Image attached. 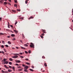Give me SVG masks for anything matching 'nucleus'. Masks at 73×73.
Returning a JSON list of instances; mask_svg holds the SVG:
<instances>
[{"label":"nucleus","mask_w":73,"mask_h":73,"mask_svg":"<svg viewBox=\"0 0 73 73\" xmlns=\"http://www.w3.org/2000/svg\"><path fill=\"white\" fill-rule=\"evenodd\" d=\"M4 35V34L3 33H0V35Z\"/></svg>","instance_id":"obj_38"},{"label":"nucleus","mask_w":73,"mask_h":73,"mask_svg":"<svg viewBox=\"0 0 73 73\" xmlns=\"http://www.w3.org/2000/svg\"><path fill=\"white\" fill-rule=\"evenodd\" d=\"M4 4H5V5H7V2H4Z\"/></svg>","instance_id":"obj_22"},{"label":"nucleus","mask_w":73,"mask_h":73,"mask_svg":"<svg viewBox=\"0 0 73 73\" xmlns=\"http://www.w3.org/2000/svg\"><path fill=\"white\" fill-rule=\"evenodd\" d=\"M12 12H16V10H12Z\"/></svg>","instance_id":"obj_29"},{"label":"nucleus","mask_w":73,"mask_h":73,"mask_svg":"<svg viewBox=\"0 0 73 73\" xmlns=\"http://www.w3.org/2000/svg\"><path fill=\"white\" fill-rule=\"evenodd\" d=\"M20 56L21 57V58H24V57H23V56Z\"/></svg>","instance_id":"obj_28"},{"label":"nucleus","mask_w":73,"mask_h":73,"mask_svg":"<svg viewBox=\"0 0 73 73\" xmlns=\"http://www.w3.org/2000/svg\"><path fill=\"white\" fill-rule=\"evenodd\" d=\"M4 50L5 52H7V51L6 50V49H4Z\"/></svg>","instance_id":"obj_34"},{"label":"nucleus","mask_w":73,"mask_h":73,"mask_svg":"<svg viewBox=\"0 0 73 73\" xmlns=\"http://www.w3.org/2000/svg\"><path fill=\"white\" fill-rule=\"evenodd\" d=\"M21 49H25V48L23 47H21Z\"/></svg>","instance_id":"obj_14"},{"label":"nucleus","mask_w":73,"mask_h":73,"mask_svg":"<svg viewBox=\"0 0 73 73\" xmlns=\"http://www.w3.org/2000/svg\"><path fill=\"white\" fill-rule=\"evenodd\" d=\"M40 36L42 38H44V37H43V36Z\"/></svg>","instance_id":"obj_37"},{"label":"nucleus","mask_w":73,"mask_h":73,"mask_svg":"<svg viewBox=\"0 0 73 73\" xmlns=\"http://www.w3.org/2000/svg\"><path fill=\"white\" fill-rule=\"evenodd\" d=\"M13 71H15V67H13Z\"/></svg>","instance_id":"obj_21"},{"label":"nucleus","mask_w":73,"mask_h":73,"mask_svg":"<svg viewBox=\"0 0 73 73\" xmlns=\"http://www.w3.org/2000/svg\"><path fill=\"white\" fill-rule=\"evenodd\" d=\"M15 3H17V1L16 0H14Z\"/></svg>","instance_id":"obj_47"},{"label":"nucleus","mask_w":73,"mask_h":73,"mask_svg":"<svg viewBox=\"0 0 73 73\" xmlns=\"http://www.w3.org/2000/svg\"><path fill=\"white\" fill-rule=\"evenodd\" d=\"M22 66H24H24H25V65L24 64H22Z\"/></svg>","instance_id":"obj_52"},{"label":"nucleus","mask_w":73,"mask_h":73,"mask_svg":"<svg viewBox=\"0 0 73 73\" xmlns=\"http://www.w3.org/2000/svg\"><path fill=\"white\" fill-rule=\"evenodd\" d=\"M4 64H8V61H6L5 62V63H4Z\"/></svg>","instance_id":"obj_19"},{"label":"nucleus","mask_w":73,"mask_h":73,"mask_svg":"<svg viewBox=\"0 0 73 73\" xmlns=\"http://www.w3.org/2000/svg\"><path fill=\"white\" fill-rule=\"evenodd\" d=\"M2 43H3L4 44H5V42L4 41H2Z\"/></svg>","instance_id":"obj_31"},{"label":"nucleus","mask_w":73,"mask_h":73,"mask_svg":"<svg viewBox=\"0 0 73 73\" xmlns=\"http://www.w3.org/2000/svg\"><path fill=\"white\" fill-rule=\"evenodd\" d=\"M7 37H8V38H10V36H7Z\"/></svg>","instance_id":"obj_59"},{"label":"nucleus","mask_w":73,"mask_h":73,"mask_svg":"<svg viewBox=\"0 0 73 73\" xmlns=\"http://www.w3.org/2000/svg\"><path fill=\"white\" fill-rule=\"evenodd\" d=\"M6 31H8L9 32H10V31H10V30H9L8 29H6Z\"/></svg>","instance_id":"obj_23"},{"label":"nucleus","mask_w":73,"mask_h":73,"mask_svg":"<svg viewBox=\"0 0 73 73\" xmlns=\"http://www.w3.org/2000/svg\"><path fill=\"white\" fill-rule=\"evenodd\" d=\"M45 35V34L44 33L42 34V36H44Z\"/></svg>","instance_id":"obj_43"},{"label":"nucleus","mask_w":73,"mask_h":73,"mask_svg":"<svg viewBox=\"0 0 73 73\" xmlns=\"http://www.w3.org/2000/svg\"><path fill=\"white\" fill-rule=\"evenodd\" d=\"M4 66L5 67V68H6L7 67V66H6V65H4Z\"/></svg>","instance_id":"obj_58"},{"label":"nucleus","mask_w":73,"mask_h":73,"mask_svg":"<svg viewBox=\"0 0 73 73\" xmlns=\"http://www.w3.org/2000/svg\"><path fill=\"white\" fill-rule=\"evenodd\" d=\"M19 54H21V55H22V54H23V53L21 52H20L19 53Z\"/></svg>","instance_id":"obj_44"},{"label":"nucleus","mask_w":73,"mask_h":73,"mask_svg":"<svg viewBox=\"0 0 73 73\" xmlns=\"http://www.w3.org/2000/svg\"><path fill=\"white\" fill-rule=\"evenodd\" d=\"M25 52L26 53V54L28 53V52H27V51H25Z\"/></svg>","instance_id":"obj_49"},{"label":"nucleus","mask_w":73,"mask_h":73,"mask_svg":"<svg viewBox=\"0 0 73 73\" xmlns=\"http://www.w3.org/2000/svg\"><path fill=\"white\" fill-rule=\"evenodd\" d=\"M26 64H27V65H30V64H29V63H27V62H26Z\"/></svg>","instance_id":"obj_27"},{"label":"nucleus","mask_w":73,"mask_h":73,"mask_svg":"<svg viewBox=\"0 0 73 73\" xmlns=\"http://www.w3.org/2000/svg\"><path fill=\"white\" fill-rule=\"evenodd\" d=\"M42 31L43 33H46V32H45V30H42Z\"/></svg>","instance_id":"obj_5"},{"label":"nucleus","mask_w":73,"mask_h":73,"mask_svg":"<svg viewBox=\"0 0 73 73\" xmlns=\"http://www.w3.org/2000/svg\"><path fill=\"white\" fill-rule=\"evenodd\" d=\"M1 53H3V54H4V52H3V51H2L1 52Z\"/></svg>","instance_id":"obj_51"},{"label":"nucleus","mask_w":73,"mask_h":73,"mask_svg":"<svg viewBox=\"0 0 73 73\" xmlns=\"http://www.w3.org/2000/svg\"><path fill=\"white\" fill-rule=\"evenodd\" d=\"M14 54L15 55L16 54V55H19V54Z\"/></svg>","instance_id":"obj_42"},{"label":"nucleus","mask_w":73,"mask_h":73,"mask_svg":"<svg viewBox=\"0 0 73 73\" xmlns=\"http://www.w3.org/2000/svg\"><path fill=\"white\" fill-rule=\"evenodd\" d=\"M15 61L16 63H20L21 62L20 60H15Z\"/></svg>","instance_id":"obj_3"},{"label":"nucleus","mask_w":73,"mask_h":73,"mask_svg":"<svg viewBox=\"0 0 73 73\" xmlns=\"http://www.w3.org/2000/svg\"><path fill=\"white\" fill-rule=\"evenodd\" d=\"M8 43L9 44H11V42L9 41L8 42Z\"/></svg>","instance_id":"obj_12"},{"label":"nucleus","mask_w":73,"mask_h":73,"mask_svg":"<svg viewBox=\"0 0 73 73\" xmlns=\"http://www.w3.org/2000/svg\"><path fill=\"white\" fill-rule=\"evenodd\" d=\"M1 47L3 48H4V46H3V45H1Z\"/></svg>","instance_id":"obj_30"},{"label":"nucleus","mask_w":73,"mask_h":73,"mask_svg":"<svg viewBox=\"0 0 73 73\" xmlns=\"http://www.w3.org/2000/svg\"><path fill=\"white\" fill-rule=\"evenodd\" d=\"M31 67H32V68H35V67H34V66H31Z\"/></svg>","instance_id":"obj_41"},{"label":"nucleus","mask_w":73,"mask_h":73,"mask_svg":"<svg viewBox=\"0 0 73 73\" xmlns=\"http://www.w3.org/2000/svg\"><path fill=\"white\" fill-rule=\"evenodd\" d=\"M8 72H12V70H10V69H8Z\"/></svg>","instance_id":"obj_9"},{"label":"nucleus","mask_w":73,"mask_h":73,"mask_svg":"<svg viewBox=\"0 0 73 73\" xmlns=\"http://www.w3.org/2000/svg\"><path fill=\"white\" fill-rule=\"evenodd\" d=\"M29 70H30L31 71V72H33L34 70H33V69H29Z\"/></svg>","instance_id":"obj_15"},{"label":"nucleus","mask_w":73,"mask_h":73,"mask_svg":"<svg viewBox=\"0 0 73 73\" xmlns=\"http://www.w3.org/2000/svg\"><path fill=\"white\" fill-rule=\"evenodd\" d=\"M24 72H28V70L27 69H25L24 70Z\"/></svg>","instance_id":"obj_16"},{"label":"nucleus","mask_w":73,"mask_h":73,"mask_svg":"<svg viewBox=\"0 0 73 73\" xmlns=\"http://www.w3.org/2000/svg\"><path fill=\"white\" fill-rule=\"evenodd\" d=\"M9 60L10 61H13V60H12V58H10L9 59Z\"/></svg>","instance_id":"obj_17"},{"label":"nucleus","mask_w":73,"mask_h":73,"mask_svg":"<svg viewBox=\"0 0 73 73\" xmlns=\"http://www.w3.org/2000/svg\"><path fill=\"white\" fill-rule=\"evenodd\" d=\"M7 59H4L2 61V62H3V61H4V62H5V61H7Z\"/></svg>","instance_id":"obj_7"},{"label":"nucleus","mask_w":73,"mask_h":73,"mask_svg":"<svg viewBox=\"0 0 73 73\" xmlns=\"http://www.w3.org/2000/svg\"><path fill=\"white\" fill-rule=\"evenodd\" d=\"M16 65H17V66H18L17 67H18V68H21V67L20 66H19V64H15Z\"/></svg>","instance_id":"obj_2"},{"label":"nucleus","mask_w":73,"mask_h":73,"mask_svg":"<svg viewBox=\"0 0 73 73\" xmlns=\"http://www.w3.org/2000/svg\"><path fill=\"white\" fill-rule=\"evenodd\" d=\"M9 67H6V69H9Z\"/></svg>","instance_id":"obj_50"},{"label":"nucleus","mask_w":73,"mask_h":73,"mask_svg":"<svg viewBox=\"0 0 73 73\" xmlns=\"http://www.w3.org/2000/svg\"><path fill=\"white\" fill-rule=\"evenodd\" d=\"M1 72L3 73H5V71H4L3 70H1Z\"/></svg>","instance_id":"obj_13"},{"label":"nucleus","mask_w":73,"mask_h":73,"mask_svg":"<svg viewBox=\"0 0 73 73\" xmlns=\"http://www.w3.org/2000/svg\"><path fill=\"white\" fill-rule=\"evenodd\" d=\"M25 60H26V61H28V59L27 58L25 59Z\"/></svg>","instance_id":"obj_55"},{"label":"nucleus","mask_w":73,"mask_h":73,"mask_svg":"<svg viewBox=\"0 0 73 73\" xmlns=\"http://www.w3.org/2000/svg\"><path fill=\"white\" fill-rule=\"evenodd\" d=\"M72 12H73V8L72 9Z\"/></svg>","instance_id":"obj_64"},{"label":"nucleus","mask_w":73,"mask_h":73,"mask_svg":"<svg viewBox=\"0 0 73 73\" xmlns=\"http://www.w3.org/2000/svg\"><path fill=\"white\" fill-rule=\"evenodd\" d=\"M24 19V18L23 17H21L20 18V19H21V20H23V19Z\"/></svg>","instance_id":"obj_25"},{"label":"nucleus","mask_w":73,"mask_h":73,"mask_svg":"<svg viewBox=\"0 0 73 73\" xmlns=\"http://www.w3.org/2000/svg\"><path fill=\"white\" fill-rule=\"evenodd\" d=\"M34 18V17H31L29 18V20H30L31 19H33Z\"/></svg>","instance_id":"obj_8"},{"label":"nucleus","mask_w":73,"mask_h":73,"mask_svg":"<svg viewBox=\"0 0 73 73\" xmlns=\"http://www.w3.org/2000/svg\"><path fill=\"white\" fill-rule=\"evenodd\" d=\"M9 2H10V3H11V0H9Z\"/></svg>","instance_id":"obj_57"},{"label":"nucleus","mask_w":73,"mask_h":73,"mask_svg":"<svg viewBox=\"0 0 73 73\" xmlns=\"http://www.w3.org/2000/svg\"><path fill=\"white\" fill-rule=\"evenodd\" d=\"M9 67L11 69V68H12V66H9Z\"/></svg>","instance_id":"obj_48"},{"label":"nucleus","mask_w":73,"mask_h":73,"mask_svg":"<svg viewBox=\"0 0 73 73\" xmlns=\"http://www.w3.org/2000/svg\"><path fill=\"white\" fill-rule=\"evenodd\" d=\"M1 19H2L1 18H0V21H1Z\"/></svg>","instance_id":"obj_63"},{"label":"nucleus","mask_w":73,"mask_h":73,"mask_svg":"<svg viewBox=\"0 0 73 73\" xmlns=\"http://www.w3.org/2000/svg\"><path fill=\"white\" fill-rule=\"evenodd\" d=\"M3 1L2 0H1L0 1V3H3Z\"/></svg>","instance_id":"obj_20"},{"label":"nucleus","mask_w":73,"mask_h":73,"mask_svg":"<svg viewBox=\"0 0 73 73\" xmlns=\"http://www.w3.org/2000/svg\"><path fill=\"white\" fill-rule=\"evenodd\" d=\"M12 57L13 58H17L18 57V56H12Z\"/></svg>","instance_id":"obj_4"},{"label":"nucleus","mask_w":73,"mask_h":73,"mask_svg":"<svg viewBox=\"0 0 73 73\" xmlns=\"http://www.w3.org/2000/svg\"><path fill=\"white\" fill-rule=\"evenodd\" d=\"M15 32H16V34H17V32H18V31H15Z\"/></svg>","instance_id":"obj_53"},{"label":"nucleus","mask_w":73,"mask_h":73,"mask_svg":"<svg viewBox=\"0 0 73 73\" xmlns=\"http://www.w3.org/2000/svg\"><path fill=\"white\" fill-rule=\"evenodd\" d=\"M31 45H30L31 48H34V46H35V45H34V44H33L32 43H31Z\"/></svg>","instance_id":"obj_1"},{"label":"nucleus","mask_w":73,"mask_h":73,"mask_svg":"<svg viewBox=\"0 0 73 73\" xmlns=\"http://www.w3.org/2000/svg\"><path fill=\"white\" fill-rule=\"evenodd\" d=\"M16 40V39L15 38H14L13 39V40Z\"/></svg>","instance_id":"obj_61"},{"label":"nucleus","mask_w":73,"mask_h":73,"mask_svg":"<svg viewBox=\"0 0 73 73\" xmlns=\"http://www.w3.org/2000/svg\"><path fill=\"white\" fill-rule=\"evenodd\" d=\"M28 68V66H25V67L24 69H27Z\"/></svg>","instance_id":"obj_6"},{"label":"nucleus","mask_w":73,"mask_h":73,"mask_svg":"<svg viewBox=\"0 0 73 73\" xmlns=\"http://www.w3.org/2000/svg\"><path fill=\"white\" fill-rule=\"evenodd\" d=\"M24 46H28V45L27 44H24Z\"/></svg>","instance_id":"obj_24"},{"label":"nucleus","mask_w":73,"mask_h":73,"mask_svg":"<svg viewBox=\"0 0 73 73\" xmlns=\"http://www.w3.org/2000/svg\"><path fill=\"white\" fill-rule=\"evenodd\" d=\"M42 58H45V57L43 56H42Z\"/></svg>","instance_id":"obj_40"},{"label":"nucleus","mask_w":73,"mask_h":73,"mask_svg":"<svg viewBox=\"0 0 73 73\" xmlns=\"http://www.w3.org/2000/svg\"><path fill=\"white\" fill-rule=\"evenodd\" d=\"M16 49H19V48L18 47H16Z\"/></svg>","instance_id":"obj_62"},{"label":"nucleus","mask_w":73,"mask_h":73,"mask_svg":"<svg viewBox=\"0 0 73 73\" xmlns=\"http://www.w3.org/2000/svg\"><path fill=\"white\" fill-rule=\"evenodd\" d=\"M25 4H28V1L27 0L25 1Z\"/></svg>","instance_id":"obj_32"},{"label":"nucleus","mask_w":73,"mask_h":73,"mask_svg":"<svg viewBox=\"0 0 73 73\" xmlns=\"http://www.w3.org/2000/svg\"><path fill=\"white\" fill-rule=\"evenodd\" d=\"M9 5H11V4L10 3L8 2L7 3Z\"/></svg>","instance_id":"obj_35"},{"label":"nucleus","mask_w":73,"mask_h":73,"mask_svg":"<svg viewBox=\"0 0 73 73\" xmlns=\"http://www.w3.org/2000/svg\"><path fill=\"white\" fill-rule=\"evenodd\" d=\"M17 11H19V12H20V11H21V10H20V9L19 10V9H17Z\"/></svg>","instance_id":"obj_26"},{"label":"nucleus","mask_w":73,"mask_h":73,"mask_svg":"<svg viewBox=\"0 0 73 73\" xmlns=\"http://www.w3.org/2000/svg\"><path fill=\"white\" fill-rule=\"evenodd\" d=\"M29 53H31V51L29 50Z\"/></svg>","instance_id":"obj_56"},{"label":"nucleus","mask_w":73,"mask_h":73,"mask_svg":"<svg viewBox=\"0 0 73 73\" xmlns=\"http://www.w3.org/2000/svg\"><path fill=\"white\" fill-rule=\"evenodd\" d=\"M9 64H10V65H12V62H9Z\"/></svg>","instance_id":"obj_33"},{"label":"nucleus","mask_w":73,"mask_h":73,"mask_svg":"<svg viewBox=\"0 0 73 73\" xmlns=\"http://www.w3.org/2000/svg\"><path fill=\"white\" fill-rule=\"evenodd\" d=\"M5 46H6V47H8L9 46L7 45H5Z\"/></svg>","instance_id":"obj_36"},{"label":"nucleus","mask_w":73,"mask_h":73,"mask_svg":"<svg viewBox=\"0 0 73 73\" xmlns=\"http://www.w3.org/2000/svg\"><path fill=\"white\" fill-rule=\"evenodd\" d=\"M11 27V28H13V26L12 25H10Z\"/></svg>","instance_id":"obj_54"},{"label":"nucleus","mask_w":73,"mask_h":73,"mask_svg":"<svg viewBox=\"0 0 73 73\" xmlns=\"http://www.w3.org/2000/svg\"><path fill=\"white\" fill-rule=\"evenodd\" d=\"M17 23V22H16L15 23V25H16Z\"/></svg>","instance_id":"obj_46"},{"label":"nucleus","mask_w":73,"mask_h":73,"mask_svg":"<svg viewBox=\"0 0 73 73\" xmlns=\"http://www.w3.org/2000/svg\"><path fill=\"white\" fill-rule=\"evenodd\" d=\"M23 69V68H22L21 69H18V71H21Z\"/></svg>","instance_id":"obj_10"},{"label":"nucleus","mask_w":73,"mask_h":73,"mask_svg":"<svg viewBox=\"0 0 73 73\" xmlns=\"http://www.w3.org/2000/svg\"><path fill=\"white\" fill-rule=\"evenodd\" d=\"M14 7H16V6H17V5L16 4H14Z\"/></svg>","instance_id":"obj_45"},{"label":"nucleus","mask_w":73,"mask_h":73,"mask_svg":"<svg viewBox=\"0 0 73 73\" xmlns=\"http://www.w3.org/2000/svg\"><path fill=\"white\" fill-rule=\"evenodd\" d=\"M44 65L45 66H47V64H46V63H45L44 64Z\"/></svg>","instance_id":"obj_18"},{"label":"nucleus","mask_w":73,"mask_h":73,"mask_svg":"<svg viewBox=\"0 0 73 73\" xmlns=\"http://www.w3.org/2000/svg\"><path fill=\"white\" fill-rule=\"evenodd\" d=\"M9 25H8V27H9V28H10V27H9V23H8Z\"/></svg>","instance_id":"obj_39"},{"label":"nucleus","mask_w":73,"mask_h":73,"mask_svg":"<svg viewBox=\"0 0 73 73\" xmlns=\"http://www.w3.org/2000/svg\"><path fill=\"white\" fill-rule=\"evenodd\" d=\"M11 36L12 37H15V35L14 34H11Z\"/></svg>","instance_id":"obj_11"},{"label":"nucleus","mask_w":73,"mask_h":73,"mask_svg":"<svg viewBox=\"0 0 73 73\" xmlns=\"http://www.w3.org/2000/svg\"><path fill=\"white\" fill-rule=\"evenodd\" d=\"M5 73H8V71H5Z\"/></svg>","instance_id":"obj_60"}]
</instances>
